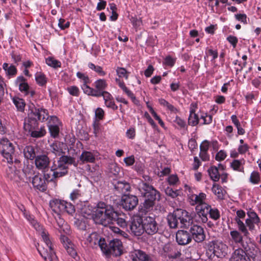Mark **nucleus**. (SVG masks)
<instances>
[{
  "label": "nucleus",
  "instance_id": "f257e3e1",
  "mask_svg": "<svg viewBox=\"0 0 261 261\" xmlns=\"http://www.w3.org/2000/svg\"><path fill=\"white\" fill-rule=\"evenodd\" d=\"M93 218L94 221L98 224L106 226L116 222L117 224L121 227L126 226L125 220L119 218L118 214L111 206L106 205L103 202H99Z\"/></svg>",
  "mask_w": 261,
  "mask_h": 261
},
{
  "label": "nucleus",
  "instance_id": "f03ea898",
  "mask_svg": "<svg viewBox=\"0 0 261 261\" xmlns=\"http://www.w3.org/2000/svg\"><path fill=\"white\" fill-rule=\"evenodd\" d=\"M40 235L44 245L41 246L38 244L36 245L37 249L40 255L43 258L45 261H58V258L54 251L53 245L49 237L48 232L41 228Z\"/></svg>",
  "mask_w": 261,
  "mask_h": 261
},
{
  "label": "nucleus",
  "instance_id": "7ed1b4c3",
  "mask_svg": "<svg viewBox=\"0 0 261 261\" xmlns=\"http://www.w3.org/2000/svg\"><path fill=\"white\" fill-rule=\"evenodd\" d=\"M140 193L145 198L144 202L141 205L140 212L146 213L150 211L153 208L155 201L160 199L159 192L154 187L143 186Z\"/></svg>",
  "mask_w": 261,
  "mask_h": 261
},
{
  "label": "nucleus",
  "instance_id": "20e7f679",
  "mask_svg": "<svg viewBox=\"0 0 261 261\" xmlns=\"http://www.w3.org/2000/svg\"><path fill=\"white\" fill-rule=\"evenodd\" d=\"M74 158L70 156L62 155L57 161H54L50 167L55 177H62L68 173V166L74 164Z\"/></svg>",
  "mask_w": 261,
  "mask_h": 261
},
{
  "label": "nucleus",
  "instance_id": "39448f33",
  "mask_svg": "<svg viewBox=\"0 0 261 261\" xmlns=\"http://www.w3.org/2000/svg\"><path fill=\"white\" fill-rule=\"evenodd\" d=\"M28 120L44 121L48 118L47 111L42 108H37L33 103L29 106Z\"/></svg>",
  "mask_w": 261,
  "mask_h": 261
},
{
  "label": "nucleus",
  "instance_id": "423d86ee",
  "mask_svg": "<svg viewBox=\"0 0 261 261\" xmlns=\"http://www.w3.org/2000/svg\"><path fill=\"white\" fill-rule=\"evenodd\" d=\"M0 152L8 163H13L14 147L12 143L7 138H4L0 140Z\"/></svg>",
  "mask_w": 261,
  "mask_h": 261
},
{
  "label": "nucleus",
  "instance_id": "0eeeda50",
  "mask_svg": "<svg viewBox=\"0 0 261 261\" xmlns=\"http://www.w3.org/2000/svg\"><path fill=\"white\" fill-rule=\"evenodd\" d=\"M38 123L35 120H25L24 122V129L30 133L31 137L34 138H40L44 136L46 131L44 127H41L40 129H36L38 127Z\"/></svg>",
  "mask_w": 261,
  "mask_h": 261
},
{
  "label": "nucleus",
  "instance_id": "6e6552de",
  "mask_svg": "<svg viewBox=\"0 0 261 261\" xmlns=\"http://www.w3.org/2000/svg\"><path fill=\"white\" fill-rule=\"evenodd\" d=\"M101 251L107 255L120 256L122 254V243L118 239L113 240Z\"/></svg>",
  "mask_w": 261,
  "mask_h": 261
},
{
  "label": "nucleus",
  "instance_id": "1a4fd4ad",
  "mask_svg": "<svg viewBox=\"0 0 261 261\" xmlns=\"http://www.w3.org/2000/svg\"><path fill=\"white\" fill-rule=\"evenodd\" d=\"M85 243L93 248H97L99 247L101 250H103L105 247H107L105 239L101 238L96 232H92L88 235L86 238Z\"/></svg>",
  "mask_w": 261,
  "mask_h": 261
},
{
  "label": "nucleus",
  "instance_id": "9d476101",
  "mask_svg": "<svg viewBox=\"0 0 261 261\" xmlns=\"http://www.w3.org/2000/svg\"><path fill=\"white\" fill-rule=\"evenodd\" d=\"M144 232L148 235H153L159 231V225L154 216H146L143 217Z\"/></svg>",
  "mask_w": 261,
  "mask_h": 261
},
{
  "label": "nucleus",
  "instance_id": "9b49d317",
  "mask_svg": "<svg viewBox=\"0 0 261 261\" xmlns=\"http://www.w3.org/2000/svg\"><path fill=\"white\" fill-rule=\"evenodd\" d=\"M208 207L209 205L208 204L196 205L195 208L196 213L193 217L195 221L198 223H206L208 220Z\"/></svg>",
  "mask_w": 261,
  "mask_h": 261
},
{
  "label": "nucleus",
  "instance_id": "f8f14e48",
  "mask_svg": "<svg viewBox=\"0 0 261 261\" xmlns=\"http://www.w3.org/2000/svg\"><path fill=\"white\" fill-rule=\"evenodd\" d=\"M143 217H134L129 225L131 233L136 236H140L144 233Z\"/></svg>",
  "mask_w": 261,
  "mask_h": 261
},
{
  "label": "nucleus",
  "instance_id": "ddd939ff",
  "mask_svg": "<svg viewBox=\"0 0 261 261\" xmlns=\"http://www.w3.org/2000/svg\"><path fill=\"white\" fill-rule=\"evenodd\" d=\"M138 204L137 196L133 195L124 194L121 198V205L126 211L133 210Z\"/></svg>",
  "mask_w": 261,
  "mask_h": 261
},
{
  "label": "nucleus",
  "instance_id": "4468645a",
  "mask_svg": "<svg viewBox=\"0 0 261 261\" xmlns=\"http://www.w3.org/2000/svg\"><path fill=\"white\" fill-rule=\"evenodd\" d=\"M189 231L192 240L193 239L196 242H202L205 238L203 227L198 225H192L189 229Z\"/></svg>",
  "mask_w": 261,
  "mask_h": 261
},
{
  "label": "nucleus",
  "instance_id": "2eb2a0df",
  "mask_svg": "<svg viewBox=\"0 0 261 261\" xmlns=\"http://www.w3.org/2000/svg\"><path fill=\"white\" fill-rule=\"evenodd\" d=\"M226 246L221 242H214L209 246L208 250L218 257H222L226 254Z\"/></svg>",
  "mask_w": 261,
  "mask_h": 261
},
{
  "label": "nucleus",
  "instance_id": "dca6fc26",
  "mask_svg": "<svg viewBox=\"0 0 261 261\" xmlns=\"http://www.w3.org/2000/svg\"><path fill=\"white\" fill-rule=\"evenodd\" d=\"M50 164V159L47 154L38 155L35 159V164L36 168L41 171H45L48 169Z\"/></svg>",
  "mask_w": 261,
  "mask_h": 261
},
{
  "label": "nucleus",
  "instance_id": "f3484780",
  "mask_svg": "<svg viewBox=\"0 0 261 261\" xmlns=\"http://www.w3.org/2000/svg\"><path fill=\"white\" fill-rule=\"evenodd\" d=\"M129 257L132 261H149L151 259L148 254L140 249L130 251L129 253Z\"/></svg>",
  "mask_w": 261,
  "mask_h": 261
},
{
  "label": "nucleus",
  "instance_id": "a211bd4d",
  "mask_svg": "<svg viewBox=\"0 0 261 261\" xmlns=\"http://www.w3.org/2000/svg\"><path fill=\"white\" fill-rule=\"evenodd\" d=\"M176 240L177 243L180 245H186L192 241L189 230H179L176 234Z\"/></svg>",
  "mask_w": 261,
  "mask_h": 261
},
{
  "label": "nucleus",
  "instance_id": "6ab92c4d",
  "mask_svg": "<svg viewBox=\"0 0 261 261\" xmlns=\"http://www.w3.org/2000/svg\"><path fill=\"white\" fill-rule=\"evenodd\" d=\"M179 227L188 228L192 226L193 217L186 210L180 209Z\"/></svg>",
  "mask_w": 261,
  "mask_h": 261
},
{
  "label": "nucleus",
  "instance_id": "aec40b11",
  "mask_svg": "<svg viewBox=\"0 0 261 261\" xmlns=\"http://www.w3.org/2000/svg\"><path fill=\"white\" fill-rule=\"evenodd\" d=\"M180 214V209H177L173 213L169 214L167 216L168 224L171 228H176L179 227Z\"/></svg>",
  "mask_w": 261,
  "mask_h": 261
},
{
  "label": "nucleus",
  "instance_id": "412c9836",
  "mask_svg": "<svg viewBox=\"0 0 261 261\" xmlns=\"http://www.w3.org/2000/svg\"><path fill=\"white\" fill-rule=\"evenodd\" d=\"M163 254L169 258H176L179 257L181 253L175 249V247L170 244H166L163 248Z\"/></svg>",
  "mask_w": 261,
  "mask_h": 261
},
{
  "label": "nucleus",
  "instance_id": "4be33fe9",
  "mask_svg": "<svg viewBox=\"0 0 261 261\" xmlns=\"http://www.w3.org/2000/svg\"><path fill=\"white\" fill-rule=\"evenodd\" d=\"M32 182L35 188L41 191H45L47 189L45 179L39 173L32 178Z\"/></svg>",
  "mask_w": 261,
  "mask_h": 261
},
{
  "label": "nucleus",
  "instance_id": "5701e85b",
  "mask_svg": "<svg viewBox=\"0 0 261 261\" xmlns=\"http://www.w3.org/2000/svg\"><path fill=\"white\" fill-rule=\"evenodd\" d=\"M65 204V201L59 199H54L49 203L50 207L53 211L58 215L61 213H64L65 207L63 206Z\"/></svg>",
  "mask_w": 261,
  "mask_h": 261
},
{
  "label": "nucleus",
  "instance_id": "b1692460",
  "mask_svg": "<svg viewBox=\"0 0 261 261\" xmlns=\"http://www.w3.org/2000/svg\"><path fill=\"white\" fill-rule=\"evenodd\" d=\"M115 190L119 193H125L130 190V186L125 181H116L113 183Z\"/></svg>",
  "mask_w": 261,
  "mask_h": 261
},
{
  "label": "nucleus",
  "instance_id": "393cba45",
  "mask_svg": "<svg viewBox=\"0 0 261 261\" xmlns=\"http://www.w3.org/2000/svg\"><path fill=\"white\" fill-rule=\"evenodd\" d=\"M206 195L203 193H200L199 195L192 194L189 196V199L191 200L190 202L192 205L206 204L204 201Z\"/></svg>",
  "mask_w": 261,
  "mask_h": 261
},
{
  "label": "nucleus",
  "instance_id": "a878e982",
  "mask_svg": "<svg viewBox=\"0 0 261 261\" xmlns=\"http://www.w3.org/2000/svg\"><path fill=\"white\" fill-rule=\"evenodd\" d=\"M246 256L248 257V259H252L253 261H258V255L259 253L258 249L254 245H251L248 247V249L246 250Z\"/></svg>",
  "mask_w": 261,
  "mask_h": 261
},
{
  "label": "nucleus",
  "instance_id": "bb28decb",
  "mask_svg": "<svg viewBox=\"0 0 261 261\" xmlns=\"http://www.w3.org/2000/svg\"><path fill=\"white\" fill-rule=\"evenodd\" d=\"M230 261H247L245 252L242 249H236L232 254Z\"/></svg>",
  "mask_w": 261,
  "mask_h": 261
},
{
  "label": "nucleus",
  "instance_id": "cd10ccee",
  "mask_svg": "<svg viewBox=\"0 0 261 261\" xmlns=\"http://www.w3.org/2000/svg\"><path fill=\"white\" fill-rule=\"evenodd\" d=\"M64 146V144L60 142L54 143L50 145L51 152L56 156H62L63 154L65 153L63 149Z\"/></svg>",
  "mask_w": 261,
  "mask_h": 261
},
{
  "label": "nucleus",
  "instance_id": "c85d7f7f",
  "mask_svg": "<svg viewBox=\"0 0 261 261\" xmlns=\"http://www.w3.org/2000/svg\"><path fill=\"white\" fill-rule=\"evenodd\" d=\"M36 149H37V148L33 146H26L23 149V153L25 158L31 160L35 159L37 156Z\"/></svg>",
  "mask_w": 261,
  "mask_h": 261
},
{
  "label": "nucleus",
  "instance_id": "c756f323",
  "mask_svg": "<svg viewBox=\"0 0 261 261\" xmlns=\"http://www.w3.org/2000/svg\"><path fill=\"white\" fill-rule=\"evenodd\" d=\"M16 167L15 166L14 168L12 167H9L8 169H7V175L11 180H13L15 181H18L20 179V176L18 175L19 173V171L16 169Z\"/></svg>",
  "mask_w": 261,
  "mask_h": 261
},
{
  "label": "nucleus",
  "instance_id": "7c9ffc66",
  "mask_svg": "<svg viewBox=\"0 0 261 261\" xmlns=\"http://www.w3.org/2000/svg\"><path fill=\"white\" fill-rule=\"evenodd\" d=\"M98 203V204H99ZM98 204H97L98 205ZM98 206L95 208V210L93 211L92 210V206H90L89 205H84L81 209V213L83 215V217L85 218H88L89 216H91L94 220L93 216H94L95 214V211L97 208Z\"/></svg>",
  "mask_w": 261,
  "mask_h": 261
},
{
  "label": "nucleus",
  "instance_id": "2f4dec72",
  "mask_svg": "<svg viewBox=\"0 0 261 261\" xmlns=\"http://www.w3.org/2000/svg\"><path fill=\"white\" fill-rule=\"evenodd\" d=\"M80 160L83 163H93L95 161V157L91 152L85 151L81 155Z\"/></svg>",
  "mask_w": 261,
  "mask_h": 261
},
{
  "label": "nucleus",
  "instance_id": "473e14b6",
  "mask_svg": "<svg viewBox=\"0 0 261 261\" xmlns=\"http://www.w3.org/2000/svg\"><path fill=\"white\" fill-rule=\"evenodd\" d=\"M22 171L26 177L29 180L32 179V176L35 174L33 166L30 164H24Z\"/></svg>",
  "mask_w": 261,
  "mask_h": 261
},
{
  "label": "nucleus",
  "instance_id": "72a5a7b5",
  "mask_svg": "<svg viewBox=\"0 0 261 261\" xmlns=\"http://www.w3.org/2000/svg\"><path fill=\"white\" fill-rule=\"evenodd\" d=\"M57 222L58 225L57 229L61 233L62 232L65 233L69 232V226L62 219L59 217V220H57Z\"/></svg>",
  "mask_w": 261,
  "mask_h": 261
},
{
  "label": "nucleus",
  "instance_id": "f704fd0d",
  "mask_svg": "<svg viewBox=\"0 0 261 261\" xmlns=\"http://www.w3.org/2000/svg\"><path fill=\"white\" fill-rule=\"evenodd\" d=\"M107 84L106 81L105 80L100 79L97 80L94 83V87L95 88V91L100 92L105 91L104 90L106 88Z\"/></svg>",
  "mask_w": 261,
  "mask_h": 261
},
{
  "label": "nucleus",
  "instance_id": "c9c22d12",
  "mask_svg": "<svg viewBox=\"0 0 261 261\" xmlns=\"http://www.w3.org/2000/svg\"><path fill=\"white\" fill-rule=\"evenodd\" d=\"M82 88L83 89L84 93L89 95L98 97L100 95L99 92L95 91L94 89L90 88L87 86V84H83L82 86Z\"/></svg>",
  "mask_w": 261,
  "mask_h": 261
},
{
  "label": "nucleus",
  "instance_id": "e433bc0d",
  "mask_svg": "<svg viewBox=\"0 0 261 261\" xmlns=\"http://www.w3.org/2000/svg\"><path fill=\"white\" fill-rule=\"evenodd\" d=\"M199 122V118L198 115L195 114L194 110L190 111V114L188 119V123L192 126L196 125Z\"/></svg>",
  "mask_w": 261,
  "mask_h": 261
},
{
  "label": "nucleus",
  "instance_id": "4c0bfd02",
  "mask_svg": "<svg viewBox=\"0 0 261 261\" xmlns=\"http://www.w3.org/2000/svg\"><path fill=\"white\" fill-rule=\"evenodd\" d=\"M13 101L18 111L20 112L24 111L25 103L22 99L15 97L13 98Z\"/></svg>",
  "mask_w": 261,
  "mask_h": 261
},
{
  "label": "nucleus",
  "instance_id": "58836bf2",
  "mask_svg": "<svg viewBox=\"0 0 261 261\" xmlns=\"http://www.w3.org/2000/svg\"><path fill=\"white\" fill-rule=\"evenodd\" d=\"M211 178L215 181H218L220 178V175L218 172V169L216 167H212L208 170Z\"/></svg>",
  "mask_w": 261,
  "mask_h": 261
},
{
  "label": "nucleus",
  "instance_id": "ea45409f",
  "mask_svg": "<svg viewBox=\"0 0 261 261\" xmlns=\"http://www.w3.org/2000/svg\"><path fill=\"white\" fill-rule=\"evenodd\" d=\"M212 190L213 193L217 196L218 199H224V195L221 186L215 184L213 185Z\"/></svg>",
  "mask_w": 261,
  "mask_h": 261
},
{
  "label": "nucleus",
  "instance_id": "a19ab883",
  "mask_svg": "<svg viewBox=\"0 0 261 261\" xmlns=\"http://www.w3.org/2000/svg\"><path fill=\"white\" fill-rule=\"evenodd\" d=\"M143 179L142 182L139 184V190L140 192H142V188H143V186H146V187H153L152 185L150 184V182L151 181L152 179L151 177L148 175H144L143 176Z\"/></svg>",
  "mask_w": 261,
  "mask_h": 261
},
{
  "label": "nucleus",
  "instance_id": "79ce46f5",
  "mask_svg": "<svg viewBox=\"0 0 261 261\" xmlns=\"http://www.w3.org/2000/svg\"><path fill=\"white\" fill-rule=\"evenodd\" d=\"M230 234L236 243H241L243 242V237L241 234L237 230L230 232Z\"/></svg>",
  "mask_w": 261,
  "mask_h": 261
},
{
  "label": "nucleus",
  "instance_id": "37998d69",
  "mask_svg": "<svg viewBox=\"0 0 261 261\" xmlns=\"http://www.w3.org/2000/svg\"><path fill=\"white\" fill-rule=\"evenodd\" d=\"M208 214L210 217L214 220L219 219L220 217L219 211L217 208H212L211 205H209Z\"/></svg>",
  "mask_w": 261,
  "mask_h": 261
},
{
  "label": "nucleus",
  "instance_id": "c03bdc74",
  "mask_svg": "<svg viewBox=\"0 0 261 261\" xmlns=\"http://www.w3.org/2000/svg\"><path fill=\"white\" fill-rule=\"evenodd\" d=\"M46 64L54 68L60 67L61 66V63L59 61L56 60L53 57H48L46 59Z\"/></svg>",
  "mask_w": 261,
  "mask_h": 261
},
{
  "label": "nucleus",
  "instance_id": "a18cd8bd",
  "mask_svg": "<svg viewBox=\"0 0 261 261\" xmlns=\"http://www.w3.org/2000/svg\"><path fill=\"white\" fill-rule=\"evenodd\" d=\"M35 79L37 83L40 86H43L46 83V79L45 76V75L42 73H37L36 74Z\"/></svg>",
  "mask_w": 261,
  "mask_h": 261
},
{
  "label": "nucleus",
  "instance_id": "49530a36",
  "mask_svg": "<svg viewBox=\"0 0 261 261\" xmlns=\"http://www.w3.org/2000/svg\"><path fill=\"white\" fill-rule=\"evenodd\" d=\"M75 226L81 230H85L87 228V221L84 219H76L74 222Z\"/></svg>",
  "mask_w": 261,
  "mask_h": 261
},
{
  "label": "nucleus",
  "instance_id": "de8ad7c7",
  "mask_svg": "<svg viewBox=\"0 0 261 261\" xmlns=\"http://www.w3.org/2000/svg\"><path fill=\"white\" fill-rule=\"evenodd\" d=\"M236 221L238 224L239 229L244 233L245 236H247L248 234V232L244 223L238 218H236Z\"/></svg>",
  "mask_w": 261,
  "mask_h": 261
},
{
  "label": "nucleus",
  "instance_id": "09e8293b",
  "mask_svg": "<svg viewBox=\"0 0 261 261\" xmlns=\"http://www.w3.org/2000/svg\"><path fill=\"white\" fill-rule=\"evenodd\" d=\"M48 128L51 137L56 138L58 136L60 129L58 125H49Z\"/></svg>",
  "mask_w": 261,
  "mask_h": 261
},
{
  "label": "nucleus",
  "instance_id": "8fccbe9b",
  "mask_svg": "<svg viewBox=\"0 0 261 261\" xmlns=\"http://www.w3.org/2000/svg\"><path fill=\"white\" fill-rule=\"evenodd\" d=\"M63 206L65 207L64 213L66 212L70 215H72L75 213L74 206L71 203L65 201Z\"/></svg>",
  "mask_w": 261,
  "mask_h": 261
},
{
  "label": "nucleus",
  "instance_id": "3c124183",
  "mask_svg": "<svg viewBox=\"0 0 261 261\" xmlns=\"http://www.w3.org/2000/svg\"><path fill=\"white\" fill-rule=\"evenodd\" d=\"M65 248L67 250L68 253L72 257L74 258L76 256V252L75 250L72 247L70 244H65Z\"/></svg>",
  "mask_w": 261,
  "mask_h": 261
},
{
  "label": "nucleus",
  "instance_id": "603ef678",
  "mask_svg": "<svg viewBox=\"0 0 261 261\" xmlns=\"http://www.w3.org/2000/svg\"><path fill=\"white\" fill-rule=\"evenodd\" d=\"M260 180L259 174L257 172H253L250 177V181L254 184H257Z\"/></svg>",
  "mask_w": 261,
  "mask_h": 261
},
{
  "label": "nucleus",
  "instance_id": "864d4df0",
  "mask_svg": "<svg viewBox=\"0 0 261 261\" xmlns=\"http://www.w3.org/2000/svg\"><path fill=\"white\" fill-rule=\"evenodd\" d=\"M88 66L90 69L94 70L99 74L101 75H105V72L102 70V69L100 66H96L93 63H89Z\"/></svg>",
  "mask_w": 261,
  "mask_h": 261
},
{
  "label": "nucleus",
  "instance_id": "5fc2aeb1",
  "mask_svg": "<svg viewBox=\"0 0 261 261\" xmlns=\"http://www.w3.org/2000/svg\"><path fill=\"white\" fill-rule=\"evenodd\" d=\"M117 73L120 77H125L126 79L128 78V73L125 69L121 67L117 68Z\"/></svg>",
  "mask_w": 261,
  "mask_h": 261
},
{
  "label": "nucleus",
  "instance_id": "6e6d98bb",
  "mask_svg": "<svg viewBox=\"0 0 261 261\" xmlns=\"http://www.w3.org/2000/svg\"><path fill=\"white\" fill-rule=\"evenodd\" d=\"M148 107L149 109V111L151 113V114L152 115V116L154 117V118L158 121L159 124L162 126H164V123L162 120V119L160 118V117L157 115L156 112L153 110V108L151 107H149L148 106Z\"/></svg>",
  "mask_w": 261,
  "mask_h": 261
},
{
  "label": "nucleus",
  "instance_id": "4d7b16f0",
  "mask_svg": "<svg viewBox=\"0 0 261 261\" xmlns=\"http://www.w3.org/2000/svg\"><path fill=\"white\" fill-rule=\"evenodd\" d=\"M248 215L250 218L249 219L252 220L255 224H258L260 222V219L256 213L254 212H251L250 213H248Z\"/></svg>",
  "mask_w": 261,
  "mask_h": 261
},
{
  "label": "nucleus",
  "instance_id": "13d9d810",
  "mask_svg": "<svg viewBox=\"0 0 261 261\" xmlns=\"http://www.w3.org/2000/svg\"><path fill=\"white\" fill-rule=\"evenodd\" d=\"M165 193L167 195L170 196L172 198H175L178 196L176 191H173L172 189L168 187L165 190Z\"/></svg>",
  "mask_w": 261,
  "mask_h": 261
},
{
  "label": "nucleus",
  "instance_id": "bf43d9fd",
  "mask_svg": "<svg viewBox=\"0 0 261 261\" xmlns=\"http://www.w3.org/2000/svg\"><path fill=\"white\" fill-rule=\"evenodd\" d=\"M68 91L69 93L73 96H78L79 90L76 86H71L68 88Z\"/></svg>",
  "mask_w": 261,
  "mask_h": 261
},
{
  "label": "nucleus",
  "instance_id": "052dcab7",
  "mask_svg": "<svg viewBox=\"0 0 261 261\" xmlns=\"http://www.w3.org/2000/svg\"><path fill=\"white\" fill-rule=\"evenodd\" d=\"M76 75L78 77V78L83 81L84 84H87L89 83L90 80L88 76L86 75L84 73L78 72L76 73Z\"/></svg>",
  "mask_w": 261,
  "mask_h": 261
},
{
  "label": "nucleus",
  "instance_id": "680f3d73",
  "mask_svg": "<svg viewBox=\"0 0 261 261\" xmlns=\"http://www.w3.org/2000/svg\"><path fill=\"white\" fill-rule=\"evenodd\" d=\"M110 172L114 175H117L120 172V168L116 164H112L110 166Z\"/></svg>",
  "mask_w": 261,
  "mask_h": 261
},
{
  "label": "nucleus",
  "instance_id": "e2e57ef3",
  "mask_svg": "<svg viewBox=\"0 0 261 261\" xmlns=\"http://www.w3.org/2000/svg\"><path fill=\"white\" fill-rule=\"evenodd\" d=\"M99 92L100 93V95L98 97L102 96L105 102L113 99L112 95L107 91H103L102 92Z\"/></svg>",
  "mask_w": 261,
  "mask_h": 261
},
{
  "label": "nucleus",
  "instance_id": "0e129e2a",
  "mask_svg": "<svg viewBox=\"0 0 261 261\" xmlns=\"http://www.w3.org/2000/svg\"><path fill=\"white\" fill-rule=\"evenodd\" d=\"M226 156V153L223 150H220L217 153L215 159L217 161H220L224 160Z\"/></svg>",
  "mask_w": 261,
  "mask_h": 261
},
{
  "label": "nucleus",
  "instance_id": "69168bd1",
  "mask_svg": "<svg viewBox=\"0 0 261 261\" xmlns=\"http://www.w3.org/2000/svg\"><path fill=\"white\" fill-rule=\"evenodd\" d=\"M168 181L170 185H174L178 181V178L176 175H171L168 178Z\"/></svg>",
  "mask_w": 261,
  "mask_h": 261
},
{
  "label": "nucleus",
  "instance_id": "338daca9",
  "mask_svg": "<svg viewBox=\"0 0 261 261\" xmlns=\"http://www.w3.org/2000/svg\"><path fill=\"white\" fill-rule=\"evenodd\" d=\"M18 87L20 91L23 92L25 94L28 92V89L30 88L29 86L26 82L23 84H20L19 85H18Z\"/></svg>",
  "mask_w": 261,
  "mask_h": 261
},
{
  "label": "nucleus",
  "instance_id": "774afa93",
  "mask_svg": "<svg viewBox=\"0 0 261 261\" xmlns=\"http://www.w3.org/2000/svg\"><path fill=\"white\" fill-rule=\"evenodd\" d=\"M104 113V111L101 108H98L95 110V114L96 117L99 120H101L103 119Z\"/></svg>",
  "mask_w": 261,
  "mask_h": 261
}]
</instances>
